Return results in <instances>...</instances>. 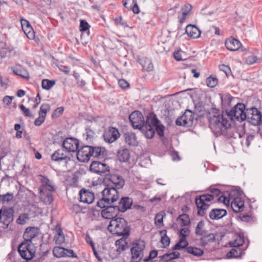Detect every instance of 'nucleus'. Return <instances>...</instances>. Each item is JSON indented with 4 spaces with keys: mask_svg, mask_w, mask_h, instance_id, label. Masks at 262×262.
<instances>
[{
    "mask_svg": "<svg viewBox=\"0 0 262 262\" xmlns=\"http://www.w3.org/2000/svg\"><path fill=\"white\" fill-rule=\"evenodd\" d=\"M261 116L260 111L255 107L246 109L245 120L253 125H258L260 124Z\"/></svg>",
    "mask_w": 262,
    "mask_h": 262,
    "instance_id": "9",
    "label": "nucleus"
},
{
    "mask_svg": "<svg viewBox=\"0 0 262 262\" xmlns=\"http://www.w3.org/2000/svg\"><path fill=\"white\" fill-rule=\"evenodd\" d=\"M185 32L192 38H198L201 35V31L194 25H189L185 29Z\"/></svg>",
    "mask_w": 262,
    "mask_h": 262,
    "instance_id": "26",
    "label": "nucleus"
},
{
    "mask_svg": "<svg viewBox=\"0 0 262 262\" xmlns=\"http://www.w3.org/2000/svg\"><path fill=\"white\" fill-rule=\"evenodd\" d=\"M177 220L181 222L182 226H186L190 224L189 216L185 214L179 215Z\"/></svg>",
    "mask_w": 262,
    "mask_h": 262,
    "instance_id": "48",
    "label": "nucleus"
},
{
    "mask_svg": "<svg viewBox=\"0 0 262 262\" xmlns=\"http://www.w3.org/2000/svg\"><path fill=\"white\" fill-rule=\"evenodd\" d=\"M120 136L118 129L114 127H108L105 129L103 135L104 141L108 143L114 142Z\"/></svg>",
    "mask_w": 262,
    "mask_h": 262,
    "instance_id": "10",
    "label": "nucleus"
},
{
    "mask_svg": "<svg viewBox=\"0 0 262 262\" xmlns=\"http://www.w3.org/2000/svg\"><path fill=\"white\" fill-rule=\"evenodd\" d=\"M160 233L162 234L161 239V244H162L163 247L166 248L169 245L170 238L166 235V230L161 231Z\"/></svg>",
    "mask_w": 262,
    "mask_h": 262,
    "instance_id": "44",
    "label": "nucleus"
},
{
    "mask_svg": "<svg viewBox=\"0 0 262 262\" xmlns=\"http://www.w3.org/2000/svg\"><path fill=\"white\" fill-rule=\"evenodd\" d=\"M233 211L238 213L243 211L244 208V202L239 198H235L231 203Z\"/></svg>",
    "mask_w": 262,
    "mask_h": 262,
    "instance_id": "29",
    "label": "nucleus"
},
{
    "mask_svg": "<svg viewBox=\"0 0 262 262\" xmlns=\"http://www.w3.org/2000/svg\"><path fill=\"white\" fill-rule=\"evenodd\" d=\"M225 46L228 50L234 51L240 48L242 43L238 40L231 37L226 40Z\"/></svg>",
    "mask_w": 262,
    "mask_h": 262,
    "instance_id": "24",
    "label": "nucleus"
},
{
    "mask_svg": "<svg viewBox=\"0 0 262 262\" xmlns=\"http://www.w3.org/2000/svg\"><path fill=\"white\" fill-rule=\"evenodd\" d=\"M84 136H86L85 139L88 142H91L96 136V133L91 126H88L85 128Z\"/></svg>",
    "mask_w": 262,
    "mask_h": 262,
    "instance_id": "39",
    "label": "nucleus"
},
{
    "mask_svg": "<svg viewBox=\"0 0 262 262\" xmlns=\"http://www.w3.org/2000/svg\"><path fill=\"white\" fill-rule=\"evenodd\" d=\"M50 110V105L47 103L42 104L40 107L39 114L42 115L44 117H46V114Z\"/></svg>",
    "mask_w": 262,
    "mask_h": 262,
    "instance_id": "51",
    "label": "nucleus"
},
{
    "mask_svg": "<svg viewBox=\"0 0 262 262\" xmlns=\"http://www.w3.org/2000/svg\"><path fill=\"white\" fill-rule=\"evenodd\" d=\"M193 121V115L189 110H186L184 114L176 121L177 125L189 127L192 125Z\"/></svg>",
    "mask_w": 262,
    "mask_h": 262,
    "instance_id": "12",
    "label": "nucleus"
},
{
    "mask_svg": "<svg viewBox=\"0 0 262 262\" xmlns=\"http://www.w3.org/2000/svg\"><path fill=\"white\" fill-rule=\"evenodd\" d=\"M55 84L54 80H51L47 79H45L42 80L41 86L43 89L49 90Z\"/></svg>",
    "mask_w": 262,
    "mask_h": 262,
    "instance_id": "45",
    "label": "nucleus"
},
{
    "mask_svg": "<svg viewBox=\"0 0 262 262\" xmlns=\"http://www.w3.org/2000/svg\"><path fill=\"white\" fill-rule=\"evenodd\" d=\"M41 186L38 188L40 201L46 205H50L53 201L52 192L54 191L55 188L52 182L47 177L40 176Z\"/></svg>",
    "mask_w": 262,
    "mask_h": 262,
    "instance_id": "4",
    "label": "nucleus"
},
{
    "mask_svg": "<svg viewBox=\"0 0 262 262\" xmlns=\"http://www.w3.org/2000/svg\"><path fill=\"white\" fill-rule=\"evenodd\" d=\"M13 220V210L11 209H6L3 211V214H1L0 223L3 224L2 227L7 228L9 224Z\"/></svg>",
    "mask_w": 262,
    "mask_h": 262,
    "instance_id": "20",
    "label": "nucleus"
},
{
    "mask_svg": "<svg viewBox=\"0 0 262 262\" xmlns=\"http://www.w3.org/2000/svg\"><path fill=\"white\" fill-rule=\"evenodd\" d=\"M165 215V213L161 212L156 214L155 218V223L157 226L160 225L163 223L164 216Z\"/></svg>",
    "mask_w": 262,
    "mask_h": 262,
    "instance_id": "52",
    "label": "nucleus"
},
{
    "mask_svg": "<svg viewBox=\"0 0 262 262\" xmlns=\"http://www.w3.org/2000/svg\"><path fill=\"white\" fill-rule=\"evenodd\" d=\"M133 204L132 200L128 197L121 198L118 205H116V210L120 212H125L129 209Z\"/></svg>",
    "mask_w": 262,
    "mask_h": 262,
    "instance_id": "22",
    "label": "nucleus"
},
{
    "mask_svg": "<svg viewBox=\"0 0 262 262\" xmlns=\"http://www.w3.org/2000/svg\"><path fill=\"white\" fill-rule=\"evenodd\" d=\"M90 170L98 174H106L110 171V167L106 164L99 161H93L90 165Z\"/></svg>",
    "mask_w": 262,
    "mask_h": 262,
    "instance_id": "13",
    "label": "nucleus"
},
{
    "mask_svg": "<svg viewBox=\"0 0 262 262\" xmlns=\"http://www.w3.org/2000/svg\"><path fill=\"white\" fill-rule=\"evenodd\" d=\"M107 228L111 233L117 235L128 236L129 234L127 222L123 218L118 217L112 220Z\"/></svg>",
    "mask_w": 262,
    "mask_h": 262,
    "instance_id": "5",
    "label": "nucleus"
},
{
    "mask_svg": "<svg viewBox=\"0 0 262 262\" xmlns=\"http://www.w3.org/2000/svg\"><path fill=\"white\" fill-rule=\"evenodd\" d=\"M51 159L53 161L59 162L62 160L67 161L70 160V158L68 157L67 151H66L64 149H59L52 155Z\"/></svg>",
    "mask_w": 262,
    "mask_h": 262,
    "instance_id": "23",
    "label": "nucleus"
},
{
    "mask_svg": "<svg viewBox=\"0 0 262 262\" xmlns=\"http://www.w3.org/2000/svg\"><path fill=\"white\" fill-rule=\"evenodd\" d=\"M188 244V242L186 239L181 238L179 242L174 245L173 250H181L184 249L187 247Z\"/></svg>",
    "mask_w": 262,
    "mask_h": 262,
    "instance_id": "47",
    "label": "nucleus"
},
{
    "mask_svg": "<svg viewBox=\"0 0 262 262\" xmlns=\"http://www.w3.org/2000/svg\"><path fill=\"white\" fill-rule=\"evenodd\" d=\"M102 196L106 199V202L111 204L116 201L119 198L118 192L115 187L107 185L102 191Z\"/></svg>",
    "mask_w": 262,
    "mask_h": 262,
    "instance_id": "11",
    "label": "nucleus"
},
{
    "mask_svg": "<svg viewBox=\"0 0 262 262\" xmlns=\"http://www.w3.org/2000/svg\"><path fill=\"white\" fill-rule=\"evenodd\" d=\"M35 236V234L34 233V230L32 228H27L24 234V237L25 241L24 242H27L28 240L31 241L32 239Z\"/></svg>",
    "mask_w": 262,
    "mask_h": 262,
    "instance_id": "42",
    "label": "nucleus"
},
{
    "mask_svg": "<svg viewBox=\"0 0 262 262\" xmlns=\"http://www.w3.org/2000/svg\"><path fill=\"white\" fill-rule=\"evenodd\" d=\"M90 27L88 23L84 20H80V28L81 31H85L89 29Z\"/></svg>",
    "mask_w": 262,
    "mask_h": 262,
    "instance_id": "60",
    "label": "nucleus"
},
{
    "mask_svg": "<svg viewBox=\"0 0 262 262\" xmlns=\"http://www.w3.org/2000/svg\"><path fill=\"white\" fill-rule=\"evenodd\" d=\"M79 141L74 138H67L62 142V146L68 152H76L79 147Z\"/></svg>",
    "mask_w": 262,
    "mask_h": 262,
    "instance_id": "15",
    "label": "nucleus"
},
{
    "mask_svg": "<svg viewBox=\"0 0 262 262\" xmlns=\"http://www.w3.org/2000/svg\"><path fill=\"white\" fill-rule=\"evenodd\" d=\"M227 214L225 209L214 208L209 213V217L211 220H219Z\"/></svg>",
    "mask_w": 262,
    "mask_h": 262,
    "instance_id": "31",
    "label": "nucleus"
},
{
    "mask_svg": "<svg viewBox=\"0 0 262 262\" xmlns=\"http://www.w3.org/2000/svg\"><path fill=\"white\" fill-rule=\"evenodd\" d=\"M244 243V238L242 237L238 236L234 241L230 242L229 244L231 247L239 248V247L242 246Z\"/></svg>",
    "mask_w": 262,
    "mask_h": 262,
    "instance_id": "46",
    "label": "nucleus"
},
{
    "mask_svg": "<svg viewBox=\"0 0 262 262\" xmlns=\"http://www.w3.org/2000/svg\"><path fill=\"white\" fill-rule=\"evenodd\" d=\"M123 6L129 10H132L135 14L140 12L139 6L135 0H122Z\"/></svg>",
    "mask_w": 262,
    "mask_h": 262,
    "instance_id": "25",
    "label": "nucleus"
},
{
    "mask_svg": "<svg viewBox=\"0 0 262 262\" xmlns=\"http://www.w3.org/2000/svg\"><path fill=\"white\" fill-rule=\"evenodd\" d=\"M217 201L219 202L223 203L225 205H229L230 203L229 199L223 195H221L217 199Z\"/></svg>",
    "mask_w": 262,
    "mask_h": 262,
    "instance_id": "62",
    "label": "nucleus"
},
{
    "mask_svg": "<svg viewBox=\"0 0 262 262\" xmlns=\"http://www.w3.org/2000/svg\"><path fill=\"white\" fill-rule=\"evenodd\" d=\"M139 63L143 69L147 72H151L154 70V65L151 61L148 58L142 57L138 59Z\"/></svg>",
    "mask_w": 262,
    "mask_h": 262,
    "instance_id": "30",
    "label": "nucleus"
},
{
    "mask_svg": "<svg viewBox=\"0 0 262 262\" xmlns=\"http://www.w3.org/2000/svg\"><path fill=\"white\" fill-rule=\"evenodd\" d=\"M185 251L189 254H191L194 256H201L204 254V251L199 248L192 246L187 247Z\"/></svg>",
    "mask_w": 262,
    "mask_h": 262,
    "instance_id": "35",
    "label": "nucleus"
},
{
    "mask_svg": "<svg viewBox=\"0 0 262 262\" xmlns=\"http://www.w3.org/2000/svg\"><path fill=\"white\" fill-rule=\"evenodd\" d=\"M257 58L255 56L251 55L246 58L245 62L247 64L251 65L255 63L257 61Z\"/></svg>",
    "mask_w": 262,
    "mask_h": 262,
    "instance_id": "56",
    "label": "nucleus"
},
{
    "mask_svg": "<svg viewBox=\"0 0 262 262\" xmlns=\"http://www.w3.org/2000/svg\"><path fill=\"white\" fill-rule=\"evenodd\" d=\"M129 119L133 127L140 129L146 138L151 139L154 137L155 132L153 127L149 122H147V118L146 122L144 121L143 115L140 112H133L129 115Z\"/></svg>",
    "mask_w": 262,
    "mask_h": 262,
    "instance_id": "2",
    "label": "nucleus"
},
{
    "mask_svg": "<svg viewBox=\"0 0 262 262\" xmlns=\"http://www.w3.org/2000/svg\"><path fill=\"white\" fill-rule=\"evenodd\" d=\"M147 122L151 125L154 128V130L156 129V131L160 137L164 136V127L160 123L159 120L157 118L156 116L150 115L147 116Z\"/></svg>",
    "mask_w": 262,
    "mask_h": 262,
    "instance_id": "14",
    "label": "nucleus"
},
{
    "mask_svg": "<svg viewBox=\"0 0 262 262\" xmlns=\"http://www.w3.org/2000/svg\"><path fill=\"white\" fill-rule=\"evenodd\" d=\"M239 218L242 221L246 222H248L252 219L251 215L244 214H241Z\"/></svg>",
    "mask_w": 262,
    "mask_h": 262,
    "instance_id": "64",
    "label": "nucleus"
},
{
    "mask_svg": "<svg viewBox=\"0 0 262 262\" xmlns=\"http://www.w3.org/2000/svg\"><path fill=\"white\" fill-rule=\"evenodd\" d=\"M212 114L209 117V126L213 133L216 136H227L230 129L231 124L227 117L220 114L216 108H213Z\"/></svg>",
    "mask_w": 262,
    "mask_h": 262,
    "instance_id": "1",
    "label": "nucleus"
},
{
    "mask_svg": "<svg viewBox=\"0 0 262 262\" xmlns=\"http://www.w3.org/2000/svg\"><path fill=\"white\" fill-rule=\"evenodd\" d=\"M64 111V108L63 107H59L57 108L54 112L52 113V118H57L60 115H61Z\"/></svg>",
    "mask_w": 262,
    "mask_h": 262,
    "instance_id": "58",
    "label": "nucleus"
},
{
    "mask_svg": "<svg viewBox=\"0 0 262 262\" xmlns=\"http://www.w3.org/2000/svg\"><path fill=\"white\" fill-rule=\"evenodd\" d=\"M209 191L210 194H205L195 199V204L198 209V214L200 216L204 215L210 206L209 202L216 198L217 199L221 194V191L217 188L210 187Z\"/></svg>",
    "mask_w": 262,
    "mask_h": 262,
    "instance_id": "3",
    "label": "nucleus"
},
{
    "mask_svg": "<svg viewBox=\"0 0 262 262\" xmlns=\"http://www.w3.org/2000/svg\"><path fill=\"white\" fill-rule=\"evenodd\" d=\"M195 233L196 235H202L206 233L205 229V224L203 221H200L195 230Z\"/></svg>",
    "mask_w": 262,
    "mask_h": 262,
    "instance_id": "43",
    "label": "nucleus"
},
{
    "mask_svg": "<svg viewBox=\"0 0 262 262\" xmlns=\"http://www.w3.org/2000/svg\"><path fill=\"white\" fill-rule=\"evenodd\" d=\"M108 181L111 183L108 185L110 187L113 186L116 189L122 188L125 184V181L123 178L116 174L110 175L108 178Z\"/></svg>",
    "mask_w": 262,
    "mask_h": 262,
    "instance_id": "19",
    "label": "nucleus"
},
{
    "mask_svg": "<svg viewBox=\"0 0 262 262\" xmlns=\"http://www.w3.org/2000/svg\"><path fill=\"white\" fill-rule=\"evenodd\" d=\"M126 244L125 239L121 238L117 240L115 243L117 248L111 251L110 256L113 259L117 257L122 251L125 250Z\"/></svg>",
    "mask_w": 262,
    "mask_h": 262,
    "instance_id": "18",
    "label": "nucleus"
},
{
    "mask_svg": "<svg viewBox=\"0 0 262 262\" xmlns=\"http://www.w3.org/2000/svg\"><path fill=\"white\" fill-rule=\"evenodd\" d=\"M228 116L233 120L242 121L245 120L246 110L245 105L238 103L229 112Z\"/></svg>",
    "mask_w": 262,
    "mask_h": 262,
    "instance_id": "8",
    "label": "nucleus"
},
{
    "mask_svg": "<svg viewBox=\"0 0 262 262\" xmlns=\"http://www.w3.org/2000/svg\"><path fill=\"white\" fill-rule=\"evenodd\" d=\"M79 201L86 204L92 203L95 199L94 193L86 189H81L79 192Z\"/></svg>",
    "mask_w": 262,
    "mask_h": 262,
    "instance_id": "21",
    "label": "nucleus"
},
{
    "mask_svg": "<svg viewBox=\"0 0 262 262\" xmlns=\"http://www.w3.org/2000/svg\"><path fill=\"white\" fill-rule=\"evenodd\" d=\"M46 117L39 114V117L34 121V124L37 126H40L44 121Z\"/></svg>",
    "mask_w": 262,
    "mask_h": 262,
    "instance_id": "59",
    "label": "nucleus"
},
{
    "mask_svg": "<svg viewBox=\"0 0 262 262\" xmlns=\"http://www.w3.org/2000/svg\"><path fill=\"white\" fill-rule=\"evenodd\" d=\"M118 159L123 162H127L130 158V152L128 149L121 147L117 151V155Z\"/></svg>",
    "mask_w": 262,
    "mask_h": 262,
    "instance_id": "28",
    "label": "nucleus"
},
{
    "mask_svg": "<svg viewBox=\"0 0 262 262\" xmlns=\"http://www.w3.org/2000/svg\"><path fill=\"white\" fill-rule=\"evenodd\" d=\"M243 252V250L241 248L234 247L227 254V256L229 258L238 257L241 256Z\"/></svg>",
    "mask_w": 262,
    "mask_h": 262,
    "instance_id": "40",
    "label": "nucleus"
},
{
    "mask_svg": "<svg viewBox=\"0 0 262 262\" xmlns=\"http://www.w3.org/2000/svg\"><path fill=\"white\" fill-rule=\"evenodd\" d=\"M218 80L216 77L210 76L206 79V84L208 86L213 88L217 84Z\"/></svg>",
    "mask_w": 262,
    "mask_h": 262,
    "instance_id": "49",
    "label": "nucleus"
},
{
    "mask_svg": "<svg viewBox=\"0 0 262 262\" xmlns=\"http://www.w3.org/2000/svg\"><path fill=\"white\" fill-rule=\"evenodd\" d=\"M13 72L15 74L25 79H28L30 78L29 74L28 71L20 66H17L15 68L13 69Z\"/></svg>",
    "mask_w": 262,
    "mask_h": 262,
    "instance_id": "36",
    "label": "nucleus"
},
{
    "mask_svg": "<svg viewBox=\"0 0 262 262\" xmlns=\"http://www.w3.org/2000/svg\"><path fill=\"white\" fill-rule=\"evenodd\" d=\"M18 252L22 258L26 260L32 259L35 256V247L32 241L22 242L18 248Z\"/></svg>",
    "mask_w": 262,
    "mask_h": 262,
    "instance_id": "7",
    "label": "nucleus"
},
{
    "mask_svg": "<svg viewBox=\"0 0 262 262\" xmlns=\"http://www.w3.org/2000/svg\"><path fill=\"white\" fill-rule=\"evenodd\" d=\"M24 33L29 39H32L34 37V32L33 30L32 26L23 29Z\"/></svg>",
    "mask_w": 262,
    "mask_h": 262,
    "instance_id": "54",
    "label": "nucleus"
},
{
    "mask_svg": "<svg viewBox=\"0 0 262 262\" xmlns=\"http://www.w3.org/2000/svg\"><path fill=\"white\" fill-rule=\"evenodd\" d=\"M19 108L25 116L30 118L34 117V115L31 113L30 110L29 108H26L24 105H20Z\"/></svg>",
    "mask_w": 262,
    "mask_h": 262,
    "instance_id": "53",
    "label": "nucleus"
},
{
    "mask_svg": "<svg viewBox=\"0 0 262 262\" xmlns=\"http://www.w3.org/2000/svg\"><path fill=\"white\" fill-rule=\"evenodd\" d=\"M91 146L85 145L82 146L77 151V160L80 162H88L91 157Z\"/></svg>",
    "mask_w": 262,
    "mask_h": 262,
    "instance_id": "17",
    "label": "nucleus"
},
{
    "mask_svg": "<svg viewBox=\"0 0 262 262\" xmlns=\"http://www.w3.org/2000/svg\"><path fill=\"white\" fill-rule=\"evenodd\" d=\"M157 255H158V251L157 250H151L149 252V256L143 259V261L144 262H147V261H149L150 260L156 257L157 256Z\"/></svg>",
    "mask_w": 262,
    "mask_h": 262,
    "instance_id": "57",
    "label": "nucleus"
},
{
    "mask_svg": "<svg viewBox=\"0 0 262 262\" xmlns=\"http://www.w3.org/2000/svg\"><path fill=\"white\" fill-rule=\"evenodd\" d=\"M219 69L221 71L224 72L227 76H228L229 73L231 72L230 68L228 66L224 64L220 66Z\"/></svg>",
    "mask_w": 262,
    "mask_h": 262,
    "instance_id": "63",
    "label": "nucleus"
},
{
    "mask_svg": "<svg viewBox=\"0 0 262 262\" xmlns=\"http://www.w3.org/2000/svg\"><path fill=\"white\" fill-rule=\"evenodd\" d=\"M146 244L144 240L139 239L135 241L130 248V262H139L144 256Z\"/></svg>",
    "mask_w": 262,
    "mask_h": 262,
    "instance_id": "6",
    "label": "nucleus"
},
{
    "mask_svg": "<svg viewBox=\"0 0 262 262\" xmlns=\"http://www.w3.org/2000/svg\"><path fill=\"white\" fill-rule=\"evenodd\" d=\"M56 234L54 236V240L56 244H61L64 242V235L63 232L58 226H56L55 228Z\"/></svg>",
    "mask_w": 262,
    "mask_h": 262,
    "instance_id": "34",
    "label": "nucleus"
},
{
    "mask_svg": "<svg viewBox=\"0 0 262 262\" xmlns=\"http://www.w3.org/2000/svg\"><path fill=\"white\" fill-rule=\"evenodd\" d=\"M28 219V215L27 214H23L19 215V217L17 219L16 222L19 224H24L26 220Z\"/></svg>",
    "mask_w": 262,
    "mask_h": 262,
    "instance_id": "61",
    "label": "nucleus"
},
{
    "mask_svg": "<svg viewBox=\"0 0 262 262\" xmlns=\"http://www.w3.org/2000/svg\"><path fill=\"white\" fill-rule=\"evenodd\" d=\"M200 245L202 246L209 245L212 243L215 242V235L214 234H209L202 237L200 239Z\"/></svg>",
    "mask_w": 262,
    "mask_h": 262,
    "instance_id": "33",
    "label": "nucleus"
},
{
    "mask_svg": "<svg viewBox=\"0 0 262 262\" xmlns=\"http://www.w3.org/2000/svg\"><path fill=\"white\" fill-rule=\"evenodd\" d=\"M91 157H99L101 156V155H103L104 152V148H102L100 147H92L91 146Z\"/></svg>",
    "mask_w": 262,
    "mask_h": 262,
    "instance_id": "41",
    "label": "nucleus"
},
{
    "mask_svg": "<svg viewBox=\"0 0 262 262\" xmlns=\"http://www.w3.org/2000/svg\"><path fill=\"white\" fill-rule=\"evenodd\" d=\"M53 253L55 256L58 258L62 257H76L77 254L71 249H68L60 247H55L53 250Z\"/></svg>",
    "mask_w": 262,
    "mask_h": 262,
    "instance_id": "16",
    "label": "nucleus"
},
{
    "mask_svg": "<svg viewBox=\"0 0 262 262\" xmlns=\"http://www.w3.org/2000/svg\"><path fill=\"white\" fill-rule=\"evenodd\" d=\"M13 198V193L8 192L5 194H0V201L3 203H8L11 201Z\"/></svg>",
    "mask_w": 262,
    "mask_h": 262,
    "instance_id": "50",
    "label": "nucleus"
},
{
    "mask_svg": "<svg viewBox=\"0 0 262 262\" xmlns=\"http://www.w3.org/2000/svg\"><path fill=\"white\" fill-rule=\"evenodd\" d=\"M110 205V203L108 202H106V199L104 198L103 196L102 199H100L97 203V205L98 207H99L101 208H106Z\"/></svg>",
    "mask_w": 262,
    "mask_h": 262,
    "instance_id": "55",
    "label": "nucleus"
},
{
    "mask_svg": "<svg viewBox=\"0 0 262 262\" xmlns=\"http://www.w3.org/2000/svg\"><path fill=\"white\" fill-rule=\"evenodd\" d=\"M117 211L116 206H108L101 211V215L105 219H111L116 215Z\"/></svg>",
    "mask_w": 262,
    "mask_h": 262,
    "instance_id": "27",
    "label": "nucleus"
},
{
    "mask_svg": "<svg viewBox=\"0 0 262 262\" xmlns=\"http://www.w3.org/2000/svg\"><path fill=\"white\" fill-rule=\"evenodd\" d=\"M125 142L128 145L137 146L138 145V141L137 137L134 133L128 132L125 133L123 135Z\"/></svg>",
    "mask_w": 262,
    "mask_h": 262,
    "instance_id": "32",
    "label": "nucleus"
},
{
    "mask_svg": "<svg viewBox=\"0 0 262 262\" xmlns=\"http://www.w3.org/2000/svg\"><path fill=\"white\" fill-rule=\"evenodd\" d=\"M192 9L191 5L190 4H186L182 9V14L179 16L180 23H182L186 19L187 15L189 14Z\"/></svg>",
    "mask_w": 262,
    "mask_h": 262,
    "instance_id": "37",
    "label": "nucleus"
},
{
    "mask_svg": "<svg viewBox=\"0 0 262 262\" xmlns=\"http://www.w3.org/2000/svg\"><path fill=\"white\" fill-rule=\"evenodd\" d=\"M180 257V254L178 252H173L166 253L161 256V259L163 261H168Z\"/></svg>",
    "mask_w": 262,
    "mask_h": 262,
    "instance_id": "38",
    "label": "nucleus"
}]
</instances>
